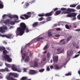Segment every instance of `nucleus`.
<instances>
[{"label":"nucleus","mask_w":80,"mask_h":80,"mask_svg":"<svg viewBox=\"0 0 80 80\" xmlns=\"http://www.w3.org/2000/svg\"><path fill=\"white\" fill-rule=\"evenodd\" d=\"M48 36L49 37H51L52 35V32H48Z\"/></svg>","instance_id":"32"},{"label":"nucleus","mask_w":80,"mask_h":80,"mask_svg":"<svg viewBox=\"0 0 80 80\" xmlns=\"http://www.w3.org/2000/svg\"><path fill=\"white\" fill-rule=\"evenodd\" d=\"M72 38V36H70L69 38H68L67 39V41L68 42Z\"/></svg>","instance_id":"35"},{"label":"nucleus","mask_w":80,"mask_h":80,"mask_svg":"<svg viewBox=\"0 0 80 80\" xmlns=\"http://www.w3.org/2000/svg\"><path fill=\"white\" fill-rule=\"evenodd\" d=\"M11 24H12V25H14L15 23V22L14 21H12L11 22Z\"/></svg>","instance_id":"52"},{"label":"nucleus","mask_w":80,"mask_h":80,"mask_svg":"<svg viewBox=\"0 0 80 80\" xmlns=\"http://www.w3.org/2000/svg\"><path fill=\"white\" fill-rule=\"evenodd\" d=\"M76 8L77 10H80V5H78V6L76 7Z\"/></svg>","instance_id":"37"},{"label":"nucleus","mask_w":80,"mask_h":80,"mask_svg":"<svg viewBox=\"0 0 80 80\" xmlns=\"http://www.w3.org/2000/svg\"><path fill=\"white\" fill-rule=\"evenodd\" d=\"M12 70H13V71H17V72H21V71H22V70H21L20 68H18L17 69V68L15 67V66H14V65L12 66Z\"/></svg>","instance_id":"6"},{"label":"nucleus","mask_w":80,"mask_h":80,"mask_svg":"<svg viewBox=\"0 0 80 80\" xmlns=\"http://www.w3.org/2000/svg\"><path fill=\"white\" fill-rule=\"evenodd\" d=\"M60 35L59 34H57L55 35V37H60Z\"/></svg>","instance_id":"56"},{"label":"nucleus","mask_w":80,"mask_h":80,"mask_svg":"<svg viewBox=\"0 0 80 80\" xmlns=\"http://www.w3.org/2000/svg\"><path fill=\"white\" fill-rule=\"evenodd\" d=\"M72 17H73L72 18V20H75L77 19L76 18V16H77V14L76 13L72 12Z\"/></svg>","instance_id":"10"},{"label":"nucleus","mask_w":80,"mask_h":80,"mask_svg":"<svg viewBox=\"0 0 80 80\" xmlns=\"http://www.w3.org/2000/svg\"><path fill=\"white\" fill-rule=\"evenodd\" d=\"M38 20L39 21H42V20H43V18H40L38 19Z\"/></svg>","instance_id":"39"},{"label":"nucleus","mask_w":80,"mask_h":80,"mask_svg":"<svg viewBox=\"0 0 80 80\" xmlns=\"http://www.w3.org/2000/svg\"><path fill=\"white\" fill-rule=\"evenodd\" d=\"M8 17L10 18H13V15H8Z\"/></svg>","instance_id":"38"},{"label":"nucleus","mask_w":80,"mask_h":80,"mask_svg":"<svg viewBox=\"0 0 80 80\" xmlns=\"http://www.w3.org/2000/svg\"><path fill=\"white\" fill-rule=\"evenodd\" d=\"M65 75L66 76H69V75H71V73H70V72H69L68 73H67V74H65Z\"/></svg>","instance_id":"41"},{"label":"nucleus","mask_w":80,"mask_h":80,"mask_svg":"<svg viewBox=\"0 0 80 80\" xmlns=\"http://www.w3.org/2000/svg\"><path fill=\"white\" fill-rule=\"evenodd\" d=\"M67 11L66 12V13H70L71 12H75L76 10L73 8H68L67 10Z\"/></svg>","instance_id":"4"},{"label":"nucleus","mask_w":80,"mask_h":80,"mask_svg":"<svg viewBox=\"0 0 80 80\" xmlns=\"http://www.w3.org/2000/svg\"><path fill=\"white\" fill-rule=\"evenodd\" d=\"M44 70H45V69H41L40 70H39V72H44Z\"/></svg>","instance_id":"36"},{"label":"nucleus","mask_w":80,"mask_h":80,"mask_svg":"<svg viewBox=\"0 0 80 80\" xmlns=\"http://www.w3.org/2000/svg\"><path fill=\"white\" fill-rule=\"evenodd\" d=\"M40 40H43L44 39V38L43 37H40Z\"/></svg>","instance_id":"60"},{"label":"nucleus","mask_w":80,"mask_h":80,"mask_svg":"<svg viewBox=\"0 0 80 80\" xmlns=\"http://www.w3.org/2000/svg\"><path fill=\"white\" fill-rule=\"evenodd\" d=\"M3 43L6 44H7V42H6V41H4Z\"/></svg>","instance_id":"63"},{"label":"nucleus","mask_w":80,"mask_h":80,"mask_svg":"<svg viewBox=\"0 0 80 80\" xmlns=\"http://www.w3.org/2000/svg\"><path fill=\"white\" fill-rule=\"evenodd\" d=\"M67 56H71V55H72V53H73V51L70 50L69 51H68L67 52Z\"/></svg>","instance_id":"14"},{"label":"nucleus","mask_w":80,"mask_h":80,"mask_svg":"<svg viewBox=\"0 0 80 80\" xmlns=\"http://www.w3.org/2000/svg\"><path fill=\"white\" fill-rule=\"evenodd\" d=\"M58 10V8H56L54 9V11L55 12V11H57Z\"/></svg>","instance_id":"54"},{"label":"nucleus","mask_w":80,"mask_h":80,"mask_svg":"<svg viewBox=\"0 0 80 80\" xmlns=\"http://www.w3.org/2000/svg\"><path fill=\"white\" fill-rule=\"evenodd\" d=\"M13 18H16L17 20H18V17L17 15H13Z\"/></svg>","instance_id":"29"},{"label":"nucleus","mask_w":80,"mask_h":80,"mask_svg":"<svg viewBox=\"0 0 80 80\" xmlns=\"http://www.w3.org/2000/svg\"><path fill=\"white\" fill-rule=\"evenodd\" d=\"M48 46V44H46V45L44 47V50H46V49H47V48H48V47H47Z\"/></svg>","instance_id":"43"},{"label":"nucleus","mask_w":80,"mask_h":80,"mask_svg":"<svg viewBox=\"0 0 80 80\" xmlns=\"http://www.w3.org/2000/svg\"><path fill=\"white\" fill-rule=\"evenodd\" d=\"M3 78V76H2V74L0 73V79Z\"/></svg>","instance_id":"49"},{"label":"nucleus","mask_w":80,"mask_h":80,"mask_svg":"<svg viewBox=\"0 0 80 80\" xmlns=\"http://www.w3.org/2000/svg\"><path fill=\"white\" fill-rule=\"evenodd\" d=\"M3 54L5 55H7L6 54H7L8 53V51L6 50H4L3 51Z\"/></svg>","instance_id":"24"},{"label":"nucleus","mask_w":80,"mask_h":80,"mask_svg":"<svg viewBox=\"0 0 80 80\" xmlns=\"http://www.w3.org/2000/svg\"><path fill=\"white\" fill-rule=\"evenodd\" d=\"M78 5V4H73L70 6V7H72V8H75V7H76V6Z\"/></svg>","instance_id":"25"},{"label":"nucleus","mask_w":80,"mask_h":80,"mask_svg":"<svg viewBox=\"0 0 80 80\" xmlns=\"http://www.w3.org/2000/svg\"><path fill=\"white\" fill-rule=\"evenodd\" d=\"M47 20H48V21H50V20H51V18L50 17L47 18Z\"/></svg>","instance_id":"48"},{"label":"nucleus","mask_w":80,"mask_h":80,"mask_svg":"<svg viewBox=\"0 0 80 80\" xmlns=\"http://www.w3.org/2000/svg\"><path fill=\"white\" fill-rule=\"evenodd\" d=\"M61 10L62 11H64L65 10H67V8H61Z\"/></svg>","instance_id":"33"},{"label":"nucleus","mask_w":80,"mask_h":80,"mask_svg":"<svg viewBox=\"0 0 80 80\" xmlns=\"http://www.w3.org/2000/svg\"><path fill=\"white\" fill-rule=\"evenodd\" d=\"M77 19L80 20V14H78L77 17Z\"/></svg>","instance_id":"40"},{"label":"nucleus","mask_w":80,"mask_h":80,"mask_svg":"<svg viewBox=\"0 0 80 80\" xmlns=\"http://www.w3.org/2000/svg\"><path fill=\"white\" fill-rule=\"evenodd\" d=\"M20 18L22 19V20H25V18H24L22 16L20 17Z\"/></svg>","instance_id":"50"},{"label":"nucleus","mask_w":80,"mask_h":80,"mask_svg":"<svg viewBox=\"0 0 80 80\" xmlns=\"http://www.w3.org/2000/svg\"><path fill=\"white\" fill-rule=\"evenodd\" d=\"M30 59V57L29 56H27L25 58V62H28V60Z\"/></svg>","instance_id":"20"},{"label":"nucleus","mask_w":80,"mask_h":80,"mask_svg":"<svg viewBox=\"0 0 80 80\" xmlns=\"http://www.w3.org/2000/svg\"><path fill=\"white\" fill-rule=\"evenodd\" d=\"M54 67L55 68H56V69H57L58 70H60V69H61V68H62V67H59V66H58L57 64H55Z\"/></svg>","instance_id":"19"},{"label":"nucleus","mask_w":80,"mask_h":80,"mask_svg":"<svg viewBox=\"0 0 80 80\" xmlns=\"http://www.w3.org/2000/svg\"><path fill=\"white\" fill-rule=\"evenodd\" d=\"M79 55H80V54L76 55L75 56L74 58H77L78 57Z\"/></svg>","instance_id":"51"},{"label":"nucleus","mask_w":80,"mask_h":80,"mask_svg":"<svg viewBox=\"0 0 80 80\" xmlns=\"http://www.w3.org/2000/svg\"><path fill=\"white\" fill-rule=\"evenodd\" d=\"M32 42H30L28 43L27 44V46H30V45H32Z\"/></svg>","instance_id":"45"},{"label":"nucleus","mask_w":80,"mask_h":80,"mask_svg":"<svg viewBox=\"0 0 80 80\" xmlns=\"http://www.w3.org/2000/svg\"><path fill=\"white\" fill-rule=\"evenodd\" d=\"M13 36V34H9L8 35H2V37H6L7 38H11Z\"/></svg>","instance_id":"8"},{"label":"nucleus","mask_w":80,"mask_h":80,"mask_svg":"<svg viewBox=\"0 0 80 80\" xmlns=\"http://www.w3.org/2000/svg\"><path fill=\"white\" fill-rule=\"evenodd\" d=\"M5 30H7V27L5 26H4L3 27H1L0 28V32L2 33H3L5 32Z\"/></svg>","instance_id":"7"},{"label":"nucleus","mask_w":80,"mask_h":80,"mask_svg":"<svg viewBox=\"0 0 80 80\" xmlns=\"http://www.w3.org/2000/svg\"><path fill=\"white\" fill-rule=\"evenodd\" d=\"M4 58L8 62H12V58L10 57V56L8 55H5Z\"/></svg>","instance_id":"5"},{"label":"nucleus","mask_w":80,"mask_h":80,"mask_svg":"<svg viewBox=\"0 0 80 80\" xmlns=\"http://www.w3.org/2000/svg\"><path fill=\"white\" fill-rule=\"evenodd\" d=\"M3 8V5L2 2H1V0H0V8Z\"/></svg>","instance_id":"23"},{"label":"nucleus","mask_w":80,"mask_h":80,"mask_svg":"<svg viewBox=\"0 0 80 80\" xmlns=\"http://www.w3.org/2000/svg\"><path fill=\"white\" fill-rule=\"evenodd\" d=\"M7 50H10L11 49L9 48V47H8L6 48Z\"/></svg>","instance_id":"58"},{"label":"nucleus","mask_w":80,"mask_h":80,"mask_svg":"<svg viewBox=\"0 0 80 80\" xmlns=\"http://www.w3.org/2000/svg\"><path fill=\"white\" fill-rule=\"evenodd\" d=\"M29 74L30 75H35V74H36L37 73L34 70H30L29 71Z\"/></svg>","instance_id":"12"},{"label":"nucleus","mask_w":80,"mask_h":80,"mask_svg":"<svg viewBox=\"0 0 80 80\" xmlns=\"http://www.w3.org/2000/svg\"><path fill=\"white\" fill-rule=\"evenodd\" d=\"M64 39H62L60 41V42H63V41H64Z\"/></svg>","instance_id":"64"},{"label":"nucleus","mask_w":80,"mask_h":80,"mask_svg":"<svg viewBox=\"0 0 80 80\" xmlns=\"http://www.w3.org/2000/svg\"><path fill=\"white\" fill-rule=\"evenodd\" d=\"M67 14H68L67 15V17H72V13L71 12L69 13H67Z\"/></svg>","instance_id":"28"},{"label":"nucleus","mask_w":80,"mask_h":80,"mask_svg":"<svg viewBox=\"0 0 80 80\" xmlns=\"http://www.w3.org/2000/svg\"><path fill=\"white\" fill-rule=\"evenodd\" d=\"M34 67H38V62L37 61H35L34 62Z\"/></svg>","instance_id":"27"},{"label":"nucleus","mask_w":80,"mask_h":80,"mask_svg":"<svg viewBox=\"0 0 80 80\" xmlns=\"http://www.w3.org/2000/svg\"><path fill=\"white\" fill-rule=\"evenodd\" d=\"M7 15L6 14H4V15H3L2 16V18H3V19H5V18H6V16H7Z\"/></svg>","instance_id":"44"},{"label":"nucleus","mask_w":80,"mask_h":80,"mask_svg":"<svg viewBox=\"0 0 80 80\" xmlns=\"http://www.w3.org/2000/svg\"><path fill=\"white\" fill-rule=\"evenodd\" d=\"M65 28L67 29H68L69 30H70V28H72V26L69 25L68 26V25L66 24L65 26Z\"/></svg>","instance_id":"21"},{"label":"nucleus","mask_w":80,"mask_h":80,"mask_svg":"<svg viewBox=\"0 0 80 80\" xmlns=\"http://www.w3.org/2000/svg\"><path fill=\"white\" fill-rule=\"evenodd\" d=\"M53 13H54L53 11H52L50 12L46 13L45 15H44L45 17H50V16H52Z\"/></svg>","instance_id":"9"},{"label":"nucleus","mask_w":80,"mask_h":80,"mask_svg":"<svg viewBox=\"0 0 80 80\" xmlns=\"http://www.w3.org/2000/svg\"><path fill=\"white\" fill-rule=\"evenodd\" d=\"M34 2H35V1L34 0V1H31L30 3H34Z\"/></svg>","instance_id":"59"},{"label":"nucleus","mask_w":80,"mask_h":80,"mask_svg":"<svg viewBox=\"0 0 80 80\" xmlns=\"http://www.w3.org/2000/svg\"><path fill=\"white\" fill-rule=\"evenodd\" d=\"M29 5V3H28V2H25V4L23 6L24 8H27V7H28Z\"/></svg>","instance_id":"16"},{"label":"nucleus","mask_w":80,"mask_h":80,"mask_svg":"<svg viewBox=\"0 0 80 80\" xmlns=\"http://www.w3.org/2000/svg\"><path fill=\"white\" fill-rule=\"evenodd\" d=\"M72 27L74 28H77V26L75 25V24H74L72 25Z\"/></svg>","instance_id":"46"},{"label":"nucleus","mask_w":80,"mask_h":80,"mask_svg":"<svg viewBox=\"0 0 80 80\" xmlns=\"http://www.w3.org/2000/svg\"><path fill=\"white\" fill-rule=\"evenodd\" d=\"M75 31L77 32H80V29H77L75 30Z\"/></svg>","instance_id":"53"},{"label":"nucleus","mask_w":80,"mask_h":80,"mask_svg":"<svg viewBox=\"0 0 80 80\" xmlns=\"http://www.w3.org/2000/svg\"><path fill=\"white\" fill-rule=\"evenodd\" d=\"M38 25V22H35L32 25L33 27H34V28L37 27Z\"/></svg>","instance_id":"15"},{"label":"nucleus","mask_w":80,"mask_h":80,"mask_svg":"<svg viewBox=\"0 0 80 80\" xmlns=\"http://www.w3.org/2000/svg\"><path fill=\"white\" fill-rule=\"evenodd\" d=\"M23 71H24V72H27V69H26V68H24Z\"/></svg>","instance_id":"61"},{"label":"nucleus","mask_w":80,"mask_h":80,"mask_svg":"<svg viewBox=\"0 0 80 80\" xmlns=\"http://www.w3.org/2000/svg\"><path fill=\"white\" fill-rule=\"evenodd\" d=\"M9 75L7 76L6 78L7 80H17L16 79L14 78H12L10 76V75H12L14 76L15 78H17L18 77V75L17 74V73H15L14 72H10L9 74Z\"/></svg>","instance_id":"2"},{"label":"nucleus","mask_w":80,"mask_h":80,"mask_svg":"<svg viewBox=\"0 0 80 80\" xmlns=\"http://www.w3.org/2000/svg\"><path fill=\"white\" fill-rule=\"evenodd\" d=\"M21 53L22 55V59L21 60H24V58H25V56L27 55V54L25 53H23H23V50L22 49L21 50Z\"/></svg>","instance_id":"11"},{"label":"nucleus","mask_w":80,"mask_h":80,"mask_svg":"<svg viewBox=\"0 0 80 80\" xmlns=\"http://www.w3.org/2000/svg\"><path fill=\"white\" fill-rule=\"evenodd\" d=\"M50 68H49V67H47V70L48 71H50Z\"/></svg>","instance_id":"55"},{"label":"nucleus","mask_w":80,"mask_h":80,"mask_svg":"<svg viewBox=\"0 0 80 80\" xmlns=\"http://www.w3.org/2000/svg\"><path fill=\"white\" fill-rule=\"evenodd\" d=\"M5 65L8 68H11V65L9 64H7V63H5Z\"/></svg>","instance_id":"30"},{"label":"nucleus","mask_w":80,"mask_h":80,"mask_svg":"<svg viewBox=\"0 0 80 80\" xmlns=\"http://www.w3.org/2000/svg\"><path fill=\"white\" fill-rule=\"evenodd\" d=\"M40 38H38L37 39V41H40Z\"/></svg>","instance_id":"57"},{"label":"nucleus","mask_w":80,"mask_h":80,"mask_svg":"<svg viewBox=\"0 0 80 80\" xmlns=\"http://www.w3.org/2000/svg\"><path fill=\"white\" fill-rule=\"evenodd\" d=\"M27 78V77H22V78L20 80H26ZM26 80H31V79H29Z\"/></svg>","instance_id":"26"},{"label":"nucleus","mask_w":80,"mask_h":80,"mask_svg":"<svg viewBox=\"0 0 80 80\" xmlns=\"http://www.w3.org/2000/svg\"><path fill=\"white\" fill-rule=\"evenodd\" d=\"M58 56H54L53 58V61L54 62H57L58 59Z\"/></svg>","instance_id":"13"},{"label":"nucleus","mask_w":80,"mask_h":80,"mask_svg":"<svg viewBox=\"0 0 80 80\" xmlns=\"http://www.w3.org/2000/svg\"><path fill=\"white\" fill-rule=\"evenodd\" d=\"M57 51H58V52H60V49L59 48H58L57 49Z\"/></svg>","instance_id":"62"},{"label":"nucleus","mask_w":80,"mask_h":80,"mask_svg":"<svg viewBox=\"0 0 80 80\" xmlns=\"http://www.w3.org/2000/svg\"><path fill=\"white\" fill-rule=\"evenodd\" d=\"M5 48L3 46L0 47V51L1 52H2V51H3V50H5Z\"/></svg>","instance_id":"22"},{"label":"nucleus","mask_w":80,"mask_h":80,"mask_svg":"<svg viewBox=\"0 0 80 80\" xmlns=\"http://www.w3.org/2000/svg\"><path fill=\"white\" fill-rule=\"evenodd\" d=\"M4 70H5V72H6H6H9V70H8V69L7 68H6L4 69Z\"/></svg>","instance_id":"47"},{"label":"nucleus","mask_w":80,"mask_h":80,"mask_svg":"<svg viewBox=\"0 0 80 80\" xmlns=\"http://www.w3.org/2000/svg\"><path fill=\"white\" fill-rule=\"evenodd\" d=\"M0 72H5V69H2L0 70Z\"/></svg>","instance_id":"34"},{"label":"nucleus","mask_w":80,"mask_h":80,"mask_svg":"<svg viewBox=\"0 0 80 80\" xmlns=\"http://www.w3.org/2000/svg\"><path fill=\"white\" fill-rule=\"evenodd\" d=\"M38 17H44L45 16V14L43 13L42 14H39L38 15Z\"/></svg>","instance_id":"31"},{"label":"nucleus","mask_w":80,"mask_h":80,"mask_svg":"<svg viewBox=\"0 0 80 80\" xmlns=\"http://www.w3.org/2000/svg\"><path fill=\"white\" fill-rule=\"evenodd\" d=\"M3 22V23L5 24H7L8 23H9L10 22V20L8 19V20H6L5 21L2 20L1 21V22Z\"/></svg>","instance_id":"17"},{"label":"nucleus","mask_w":80,"mask_h":80,"mask_svg":"<svg viewBox=\"0 0 80 80\" xmlns=\"http://www.w3.org/2000/svg\"><path fill=\"white\" fill-rule=\"evenodd\" d=\"M25 31L26 33H28L30 32V30L28 29V28H27V25L25 23L21 22L20 23V27L17 29V35L22 36L25 33Z\"/></svg>","instance_id":"1"},{"label":"nucleus","mask_w":80,"mask_h":80,"mask_svg":"<svg viewBox=\"0 0 80 80\" xmlns=\"http://www.w3.org/2000/svg\"><path fill=\"white\" fill-rule=\"evenodd\" d=\"M47 57L48 58H50V53L48 52L47 54Z\"/></svg>","instance_id":"42"},{"label":"nucleus","mask_w":80,"mask_h":80,"mask_svg":"<svg viewBox=\"0 0 80 80\" xmlns=\"http://www.w3.org/2000/svg\"><path fill=\"white\" fill-rule=\"evenodd\" d=\"M27 14H24L23 16H24L26 19H28L30 17H31V15H32V12H28L27 13Z\"/></svg>","instance_id":"3"},{"label":"nucleus","mask_w":80,"mask_h":80,"mask_svg":"<svg viewBox=\"0 0 80 80\" xmlns=\"http://www.w3.org/2000/svg\"><path fill=\"white\" fill-rule=\"evenodd\" d=\"M60 13H61V11L58 10L54 14V15H55V16H57V15H58L60 14Z\"/></svg>","instance_id":"18"}]
</instances>
